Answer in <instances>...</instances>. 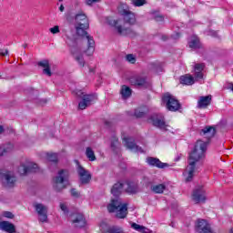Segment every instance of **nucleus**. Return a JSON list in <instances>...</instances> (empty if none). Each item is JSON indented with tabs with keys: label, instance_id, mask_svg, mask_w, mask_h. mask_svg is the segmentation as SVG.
I'll list each match as a JSON object with an SVG mask.
<instances>
[{
	"label": "nucleus",
	"instance_id": "nucleus-1",
	"mask_svg": "<svg viewBox=\"0 0 233 233\" xmlns=\"http://www.w3.org/2000/svg\"><path fill=\"white\" fill-rule=\"evenodd\" d=\"M88 28L89 26L85 27V25H77L76 34L79 37L76 35L66 34V43L69 46L71 54H75L74 50L78 48L79 43H81L82 45H86V49L85 50L86 56L94 55V52H96V41L94 40V36L86 31Z\"/></svg>",
	"mask_w": 233,
	"mask_h": 233
},
{
	"label": "nucleus",
	"instance_id": "nucleus-2",
	"mask_svg": "<svg viewBox=\"0 0 233 233\" xmlns=\"http://www.w3.org/2000/svg\"><path fill=\"white\" fill-rule=\"evenodd\" d=\"M208 147V142H204L203 140L197 141L194 149L189 154L187 160L188 165L184 172L186 183H190L194 179V175L198 172L201 161L205 159Z\"/></svg>",
	"mask_w": 233,
	"mask_h": 233
},
{
	"label": "nucleus",
	"instance_id": "nucleus-3",
	"mask_svg": "<svg viewBox=\"0 0 233 233\" xmlns=\"http://www.w3.org/2000/svg\"><path fill=\"white\" fill-rule=\"evenodd\" d=\"M123 188H125V184L121 182L116 183L111 187V194L116 198H112L111 203L107 205L108 212H116V218H118V219H125V218H127V214H128L127 205L121 203V199H119V197L123 192Z\"/></svg>",
	"mask_w": 233,
	"mask_h": 233
},
{
	"label": "nucleus",
	"instance_id": "nucleus-4",
	"mask_svg": "<svg viewBox=\"0 0 233 233\" xmlns=\"http://www.w3.org/2000/svg\"><path fill=\"white\" fill-rule=\"evenodd\" d=\"M70 177V173L66 169H61L58 171L57 176L53 178V188L56 192H61L65 190L68 185V179Z\"/></svg>",
	"mask_w": 233,
	"mask_h": 233
},
{
	"label": "nucleus",
	"instance_id": "nucleus-5",
	"mask_svg": "<svg viewBox=\"0 0 233 233\" xmlns=\"http://www.w3.org/2000/svg\"><path fill=\"white\" fill-rule=\"evenodd\" d=\"M107 23L110 26H114L119 35H127V37H136L137 35V33L134 29L121 25V20L107 18Z\"/></svg>",
	"mask_w": 233,
	"mask_h": 233
},
{
	"label": "nucleus",
	"instance_id": "nucleus-6",
	"mask_svg": "<svg viewBox=\"0 0 233 233\" xmlns=\"http://www.w3.org/2000/svg\"><path fill=\"white\" fill-rule=\"evenodd\" d=\"M118 13L122 15L124 23H126V25H129L130 26H134V25H136V14L130 11V7H128V5L120 4L118 5Z\"/></svg>",
	"mask_w": 233,
	"mask_h": 233
},
{
	"label": "nucleus",
	"instance_id": "nucleus-7",
	"mask_svg": "<svg viewBox=\"0 0 233 233\" xmlns=\"http://www.w3.org/2000/svg\"><path fill=\"white\" fill-rule=\"evenodd\" d=\"M162 102L164 105H166V107L170 112H177L179 108H181V104H179V101L176 99V97L170 93H166L162 97Z\"/></svg>",
	"mask_w": 233,
	"mask_h": 233
},
{
	"label": "nucleus",
	"instance_id": "nucleus-8",
	"mask_svg": "<svg viewBox=\"0 0 233 233\" xmlns=\"http://www.w3.org/2000/svg\"><path fill=\"white\" fill-rule=\"evenodd\" d=\"M76 96L78 97L82 98V101L78 104V108L80 110H85V108H87V106H90L93 103H96V100L97 99V96L94 94L85 95L83 91L76 92Z\"/></svg>",
	"mask_w": 233,
	"mask_h": 233
},
{
	"label": "nucleus",
	"instance_id": "nucleus-9",
	"mask_svg": "<svg viewBox=\"0 0 233 233\" xmlns=\"http://www.w3.org/2000/svg\"><path fill=\"white\" fill-rule=\"evenodd\" d=\"M39 170V167L37 164L34 162H26L25 164H22L18 167V172L20 176H26V174H34Z\"/></svg>",
	"mask_w": 233,
	"mask_h": 233
},
{
	"label": "nucleus",
	"instance_id": "nucleus-10",
	"mask_svg": "<svg viewBox=\"0 0 233 233\" xmlns=\"http://www.w3.org/2000/svg\"><path fill=\"white\" fill-rule=\"evenodd\" d=\"M0 181L7 188H12L15 185L17 179L14 173L11 171H7L5 173H0Z\"/></svg>",
	"mask_w": 233,
	"mask_h": 233
},
{
	"label": "nucleus",
	"instance_id": "nucleus-11",
	"mask_svg": "<svg viewBox=\"0 0 233 233\" xmlns=\"http://www.w3.org/2000/svg\"><path fill=\"white\" fill-rule=\"evenodd\" d=\"M150 123H152L153 127H156L157 128H159L160 130H167V123L165 122V116L160 114H154L151 115L149 117Z\"/></svg>",
	"mask_w": 233,
	"mask_h": 233
},
{
	"label": "nucleus",
	"instance_id": "nucleus-12",
	"mask_svg": "<svg viewBox=\"0 0 233 233\" xmlns=\"http://www.w3.org/2000/svg\"><path fill=\"white\" fill-rule=\"evenodd\" d=\"M76 172L78 174L81 185H88L92 180V174L90 171L85 169L83 166L79 165L76 167Z\"/></svg>",
	"mask_w": 233,
	"mask_h": 233
},
{
	"label": "nucleus",
	"instance_id": "nucleus-13",
	"mask_svg": "<svg viewBox=\"0 0 233 233\" xmlns=\"http://www.w3.org/2000/svg\"><path fill=\"white\" fill-rule=\"evenodd\" d=\"M192 199L195 203H205L207 201V192L203 186H198L193 190Z\"/></svg>",
	"mask_w": 233,
	"mask_h": 233
},
{
	"label": "nucleus",
	"instance_id": "nucleus-14",
	"mask_svg": "<svg viewBox=\"0 0 233 233\" xmlns=\"http://www.w3.org/2000/svg\"><path fill=\"white\" fill-rule=\"evenodd\" d=\"M34 208L39 216V221L41 223H46L48 221V208L41 203H35Z\"/></svg>",
	"mask_w": 233,
	"mask_h": 233
},
{
	"label": "nucleus",
	"instance_id": "nucleus-15",
	"mask_svg": "<svg viewBox=\"0 0 233 233\" xmlns=\"http://www.w3.org/2000/svg\"><path fill=\"white\" fill-rule=\"evenodd\" d=\"M195 230L197 233H214L210 224L205 219L198 218L196 222Z\"/></svg>",
	"mask_w": 233,
	"mask_h": 233
},
{
	"label": "nucleus",
	"instance_id": "nucleus-16",
	"mask_svg": "<svg viewBox=\"0 0 233 233\" xmlns=\"http://www.w3.org/2000/svg\"><path fill=\"white\" fill-rule=\"evenodd\" d=\"M71 222L73 223L76 228H83L86 225V219L85 218V215L81 213H74L71 216Z\"/></svg>",
	"mask_w": 233,
	"mask_h": 233
},
{
	"label": "nucleus",
	"instance_id": "nucleus-17",
	"mask_svg": "<svg viewBox=\"0 0 233 233\" xmlns=\"http://www.w3.org/2000/svg\"><path fill=\"white\" fill-rule=\"evenodd\" d=\"M125 145L128 150H132V152H137L139 154H145V150H143L142 147L137 145L136 141L132 137H124Z\"/></svg>",
	"mask_w": 233,
	"mask_h": 233
},
{
	"label": "nucleus",
	"instance_id": "nucleus-18",
	"mask_svg": "<svg viewBox=\"0 0 233 233\" xmlns=\"http://www.w3.org/2000/svg\"><path fill=\"white\" fill-rule=\"evenodd\" d=\"M146 163H147L149 167H156L157 168H168V167H170L168 163H163L159 158L154 157H147Z\"/></svg>",
	"mask_w": 233,
	"mask_h": 233
},
{
	"label": "nucleus",
	"instance_id": "nucleus-19",
	"mask_svg": "<svg viewBox=\"0 0 233 233\" xmlns=\"http://www.w3.org/2000/svg\"><path fill=\"white\" fill-rule=\"evenodd\" d=\"M129 83L133 86L141 87V86H147V77L136 75L129 78Z\"/></svg>",
	"mask_w": 233,
	"mask_h": 233
},
{
	"label": "nucleus",
	"instance_id": "nucleus-20",
	"mask_svg": "<svg viewBox=\"0 0 233 233\" xmlns=\"http://www.w3.org/2000/svg\"><path fill=\"white\" fill-rule=\"evenodd\" d=\"M200 136L210 141L216 136V128L214 127H206L200 131Z\"/></svg>",
	"mask_w": 233,
	"mask_h": 233
},
{
	"label": "nucleus",
	"instance_id": "nucleus-21",
	"mask_svg": "<svg viewBox=\"0 0 233 233\" xmlns=\"http://www.w3.org/2000/svg\"><path fill=\"white\" fill-rule=\"evenodd\" d=\"M15 147L13 143L0 145V157L8 156V154H12V151L15 150Z\"/></svg>",
	"mask_w": 233,
	"mask_h": 233
},
{
	"label": "nucleus",
	"instance_id": "nucleus-22",
	"mask_svg": "<svg viewBox=\"0 0 233 233\" xmlns=\"http://www.w3.org/2000/svg\"><path fill=\"white\" fill-rule=\"evenodd\" d=\"M0 230L6 233H15V225L12 224L9 221H1Z\"/></svg>",
	"mask_w": 233,
	"mask_h": 233
},
{
	"label": "nucleus",
	"instance_id": "nucleus-23",
	"mask_svg": "<svg viewBox=\"0 0 233 233\" xmlns=\"http://www.w3.org/2000/svg\"><path fill=\"white\" fill-rule=\"evenodd\" d=\"M75 21L77 25H84L85 27L90 26V24H88V18H86V15L83 12L76 15Z\"/></svg>",
	"mask_w": 233,
	"mask_h": 233
},
{
	"label": "nucleus",
	"instance_id": "nucleus-24",
	"mask_svg": "<svg viewBox=\"0 0 233 233\" xmlns=\"http://www.w3.org/2000/svg\"><path fill=\"white\" fill-rule=\"evenodd\" d=\"M204 69H205V64H196L195 65V68H194L195 81H199V79H203V70Z\"/></svg>",
	"mask_w": 233,
	"mask_h": 233
},
{
	"label": "nucleus",
	"instance_id": "nucleus-25",
	"mask_svg": "<svg viewBox=\"0 0 233 233\" xmlns=\"http://www.w3.org/2000/svg\"><path fill=\"white\" fill-rule=\"evenodd\" d=\"M212 102V96H200L198 101V108H207Z\"/></svg>",
	"mask_w": 233,
	"mask_h": 233
},
{
	"label": "nucleus",
	"instance_id": "nucleus-26",
	"mask_svg": "<svg viewBox=\"0 0 233 233\" xmlns=\"http://www.w3.org/2000/svg\"><path fill=\"white\" fill-rule=\"evenodd\" d=\"M38 66H42V68H44L43 74L48 76V77L52 76V71L50 70V63L48 60H42L38 62Z\"/></svg>",
	"mask_w": 233,
	"mask_h": 233
},
{
	"label": "nucleus",
	"instance_id": "nucleus-27",
	"mask_svg": "<svg viewBox=\"0 0 233 233\" xmlns=\"http://www.w3.org/2000/svg\"><path fill=\"white\" fill-rule=\"evenodd\" d=\"M124 187H126L127 194H136L137 192V184L134 182L127 181L124 183Z\"/></svg>",
	"mask_w": 233,
	"mask_h": 233
},
{
	"label": "nucleus",
	"instance_id": "nucleus-28",
	"mask_svg": "<svg viewBox=\"0 0 233 233\" xmlns=\"http://www.w3.org/2000/svg\"><path fill=\"white\" fill-rule=\"evenodd\" d=\"M180 83L181 85H187V86H190L196 83V80L194 79V76L190 75H185L180 76Z\"/></svg>",
	"mask_w": 233,
	"mask_h": 233
},
{
	"label": "nucleus",
	"instance_id": "nucleus-29",
	"mask_svg": "<svg viewBox=\"0 0 233 233\" xmlns=\"http://www.w3.org/2000/svg\"><path fill=\"white\" fill-rule=\"evenodd\" d=\"M188 45L189 48H192L193 50H198L199 48H202L201 42L198 36L191 37Z\"/></svg>",
	"mask_w": 233,
	"mask_h": 233
},
{
	"label": "nucleus",
	"instance_id": "nucleus-30",
	"mask_svg": "<svg viewBox=\"0 0 233 233\" xmlns=\"http://www.w3.org/2000/svg\"><path fill=\"white\" fill-rule=\"evenodd\" d=\"M150 190L153 194H163V192L167 190V186L165 184L153 185L151 186Z\"/></svg>",
	"mask_w": 233,
	"mask_h": 233
},
{
	"label": "nucleus",
	"instance_id": "nucleus-31",
	"mask_svg": "<svg viewBox=\"0 0 233 233\" xmlns=\"http://www.w3.org/2000/svg\"><path fill=\"white\" fill-rule=\"evenodd\" d=\"M120 94L123 99H128L132 96V89L128 87V86H122Z\"/></svg>",
	"mask_w": 233,
	"mask_h": 233
},
{
	"label": "nucleus",
	"instance_id": "nucleus-32",
	"mask_svg": "<svg viewBox=\"0 0 233 233\" xmlns=\"http://www.w3.org/2000/svg\"><path fill=\"white\" fill-rule=\"evenodd\" d=\"M79 50V47H76L74 49L75 53H72L75 56L76 61H77L78 65L80 66H85V58H83V55H77V51Z\"/></svg>",
	"mask_w": 233,
	"mask_h": 233
},
{
	"label": "nucleus",
	"instance_id": "nucleus-33",
	"mask_svg": "<svg viewBox=\"0 0 233 233\" xmlns=\"http://www.w3.org/2000/svg\"><path fill=\"white\" fill-rule=\"evenodd\" d=\"M148 68L149 70H153V72H156L157 74H159V72H163V67L161 66V63L159 62L149 64Z\"/></svg>",
	"mask_w": 233,
	"mask_h": 233
},
{
	"label": "nucleus",
	"instance_id": "nucleus-34",
	"mask_svg": "<svg viewBox=\"0 0 233 233\" xmlns=\"http://www.w3.org/2000/svg\"><path fill=\"white\" fill-rule=\"evenodd\" d=\"M111 148L113 152H117L119 150V140L116 136L111 137Z\"/></svg>",
	"mask_w": 233,
	"mask_h": 233
},
{
	"label": "nucleus",
	"instance_id": "nucleus-35",
	"mask_svg": "<svg viewBox=\"0 0 233 233\" xmlns=\"http://www.w3.org/2000/svg\"><path fill=\"white\" fill-rule=\"evenodd\" d=\"M86 156L90 161H96V154L94 153V150H92V147H86Z\"/></svg>",
	"mask_w": 233,
	"mask_h": 233
},
{
	"label": "nucleus",
	"instance_id": "nucleus-36",
	"mask_svg": "<svg viewBox=\"0 0 233 233\" xmlns=\"http://www.w3.org/2000/svg\"><path fill=\"white\" fill-rule=\"evenodd\" d=\"M131 5H133V6H138V7L143 6L147 5V0H132Z\"/></svg>",
	"mask_w": 233,
	"mask_h": 233
},
{
	"label": "nucleus",
	"instance_id": "nucleus-37",
	"mask_svg": "<svg viewBox=\"0 0 233 233\" xmlns=\"http://www.w3.org/2000/svg\"><path fill=\"white\" fill-rule=\"evenodd\" d=\"M47 159H48V161H51V163H57V154L48 153Z\"/></svg>",
	"mask_w": 233,
	"mask_h": 233
},
{
	"label": "nucleus",
	"instance_id": "nucleus-38",
	"mask_svg": "<svg viewBox=\"0 0 233 233\" xmlns=\"http://www.w3.org/2000/svg\"><path fill=\"white\" fill-rule=\"evenodd\" d=\"M126 60L127 63H131V65H134L136 63V56L133 54H128L126 56Z\"/></svg>",
	"mask_w": 233,
	"mask_h": 233
},
{
	"label": "nucleus",
	"instance_id": "nucleus-39",
	"mask_svg": "<svg viewBox=\"0 0 233 233\" xmlns=\"http://www.w3.org/2000/svg\"><path fill=\"white\" fill-rule=\"evenodd\" d=\"M145 114L147 113L145 112V110H143V108H137L135 110L136 117H144Z\"/></svg>",
	"mask_w": 233,
	"mask_h": 233
},
{
	"label": "nucleus",
	"instance_id": "nucleus-40",
	"mask_svg": "<svg viewBox=\"0 0 233 233\" xmlns=\"http://www.w3.org/2000/svg\"><path fill=\"white\" fill-rule=\"evenodd\" d=\"M131 228H133L134 230H137V232H141V230L143 229V226L138 225V224H137V223H135V222H133V223L131 224Z\"/></svg>",
	"mask_w": 233,
	"mask_h": 233
},
{
	"label": "nucleus",
	"instance_id": "nucleus-41",
	"mask_svg": "<svg viewBox=\"0 0 233 233\" xmlns=\"http://www.w3.org/2000/svg\"><path fill=\"white\" fill-rule=\"evenodd\" d=\"M2 216H3L4 218H7L8 219H14V215H13V213L10 212V211H4V212L2 213Z\"/></svg>",
	"mask_w": 233,
	"mask_h": 233
},
{
	"label": "nucleus",
	"instance_id": "nucleus-42",
	"mask_svg": "<svg viewBox=\"0 0 233 233\" xmlns=\"http://www.w3.org/2000/svg\"><path fill=\"white\" fill-rule=\"evenodd\" d=\"M70 192H71V196L73 198H80V196H81V194L76 188H71Z\"/></svg>",
	"mask_w": 233,
	"mask_h": 233
},
{
	"label": "nucleus",
	"instance_id": "nucleus-43",
	"mask_svg": "<svg viewBox=\"0 0 233 233\" xmlns=\"http://www.w3.org/2000/svg\"><path fill=\"white\" fill-rule=\"evenodd\" d=\"M9 52H8V48H0V56H2L3 57L8 56Z\"/></svg>",
	"mask_w": 233,
	"mask_h": 233
},
{
	"label": "nucleus",
	"instance_id": "nucleus-44",
	"mask_svg": "<svg viewBox=\"0 0 233 233\" xmlns=\"http://www.w3.org/2000/svg\"><path fill=\"white\" fill-rule=\"evenodd\" d=\"M61 211L65 214H68V208L64 203H60Z\"/></svg>",
	"mask_w": 233,
	"mask_h": 233
},
{
	"label": "nucleus",
	"instance_id": "nucleus-45",
	"mask_svg": "<svg viewBox=\"0 0 233 233\" xmlns=\"http://www.w3.org/2000/svg\"><path fill=\"white\" fill-rule=\"evenodd\" d=\"M155 21L161 22L164 21L165 17L162 15L157 14L154 16Z\"/></svg>",
	"mask_w": 233,
	"mask_h": 233
},
{
	"label": "nucleus",
	"instance_id": "nucleus-46",
	"mask_svg": "<svg viewBox=\"0 0 233 233\" xmlns=\"http://www.w3.org/2000/svg\"><path fill=\"white\" fill-rule=\"evenodd\" d=\"M49 30L51 34H59V25H55L54 27H51Z\"/></svg>",
	"mask_w": 233,
	"mask_h": 233
},
{
	"label": "nucleus",
	"instance_id": "nucleus-47",
	"mask_svg": "<svg viewBox=\"0 0 233 233\" xmlns=\"http://www.w3.org/2000/svg\"><path fill=\"white\" fill-rule=\"evenodd\" d=\"M66 21H68V23H72V21H74V18L72 17V13L67 12L66 14Z\"/></svg>",
	"mask_w": 233,
	"mask_h": 233
},
{
	"label": "nucleus",
	"instance_id": "nucleus-48",
	"mask_svg": "<svg viewBox=\"0 0 233 233\" xmlns=\"http://www.w3.org/2000/svg\"><path fill=\"white\" fill-rule=\"evenodd\" d=\"M101 0H86V5L89 6L94 5V3H99Z\"/></svg>",
	"mask_w": 233,
	"mask_h": 233
},
{
	"label": "nucleus",
	"instance_id": "nucleus-49",
	"mask_svg": "<svg viewBox=\"0 0 233 233\" xmlns=\"http://www.w3.org/2000/svg\"><path fill=\"white\" fill-rule=\"evenodd\" d=\"M141 233H152V230L147 228L145 226H142Z\"/></svg>",
	"mask_w": 233,
	"mask_h": 233
},
{
	"label": "nucleus",
	"instance_id": "nucleus-50",
	"mask_svg": "<svg viewBox=\"0 0 233 233\" xmlns=\"http://www.w3.org/2000/svg\"><path fill=\"white\" fill-rule=\"evenodd\" d=\"M210 35H212L213 37H218V32L216 31H209Z\"/></svg>",
	"mask_w": 233,
	"mask_h": 233
},
{
	"label": "nucleus",
	"instance_id": "nucleus-51",
	"mask_svg": "<svg viewBox=\"0 0 233 233\" xmlns=\"http://www.w3.org/2000/svg\"><path fill=\"white\" fill-rule=\"evenodd\" d=\"M59 10H60L61 12H65V5H60Z\"/></svg>",
	"mask_w": 233,
	"mask_h": 233
},
{
	"label": "nucleus",
	"instance_id": "nucleus-52",
	"mask_svg": "<svg viewBox=\"0 0 233 233\" xmlns=\"http://www.w3.org/2000/svg\"><path fill=\"white\" fill-rule=\"evenodd\" d=\"M5 132V127L3 126H0V134H3Z\"/></svg>",
	"mask_w": 233,
	"mask_h": 233
},
{
	"label": "nucleus",
	"instance_id": "nucleus-53",
	"mask_svg": "<svg viewBox=\"0 0 233 233\" xmlns=\"http://www.w3.org/2000/svg\"><path fill=\"white\" fill-rule=\"evenodd\" d=\"M178 37H179V33H177V34H176V36L172 35V38H173V39H177Z\"/></svg>",
	"mask_w": 233,
	"mask_h": 233
},
{
	"label": "nucleus",
	"instance_id": "nucleus-54",
	"mask_svg": "<svg viewBox=\"0 0 233 233\" xmlns=\"http://www.w3.org/2000/svg\"><path fill=\"white\" fill-rule=\"evenodd\" d=\"M162 40L167 41V35H162Z\"/></svg>",
	"mask_w": 233,
	"mask_h": 233
},
{
	"label": "nucleus",
	"instance_id": "nucleus-55",
	"mask_svg": "<svg viewBox=\"0 0 233 233\" xmlns=\"http://www.w3.org/2000/svg\"><path fill=\"white\" fill-rule=\"evenodd\" d=\"M41 103H43L45 105V104H46V100L43 99V100H41Z\"/></svg>",
	"mask_w": 233,
	"mask_h": 233
},
{
	"label": "nucleus",
	"instance_id": "nucleus-56",
	"mask_svg": "<svg viewBox=\"0 0 233 233\" xmlns=\"http://www.w3.org/2000/svg\"><path fill=\"white\" fill-rule=\"evenodd\" d=\"M27 46H28V45H26V44L23 45V48H26Z\"/></svg>",
	"mask_w": 233,
	"mask_h": 233
},
{
	"label": "nucleus",
	"instance_id": "nucleus-57",
	"mask_svg": "<svg viewBox=\"0 0 233 233\" xmlns=\"http://www.w3.org/2000/svg\"><path fill=\"white\" fill-rule=\"evenodd\" d=\"M59 1V3H63V0H58Z\"/></svg>",
	"mask_w": 233,
	"mask_h": 233
},
{
	"label": "nucleus",
	"instance_id": "nucleus-58",
	"mask_svg": "<svg viewBox=\"0 0 233 233\" xmlns=\"http://www.w3.org/2000/svg\"><path fill=\"white\" fill-rule=\"evenodd\" d=\"M90 72H94V69H90Z\"/></svg>",
	"mask_w": 233,
	"mask_h": 233
},
{
	"label": "nucleus",
	"instance_id": "nucleus-59",
	"mask_svg": "<svg viewBox=\"0 0 233 233\" xmlns=\"http://www.w3.org/2000/svg\"><path fill=\"white\" fill-rule=\"evenodd\" d=\"M231 233H233V228H231Z\"/></svg>",
	"mask_w": 233,
	"mask_h": 233
},
{
	"label": "nucleus",
	"instance_id": "nucleus-60",
	"mask_svg": "<svg viewBox=\"0 0 233 233\" xmlns=\"http://www.w3.org/2000/svg\"><path fill=\"white\" fill-rule=\"evenodd\" d=\"M171 226L174 227V224H172Z\"/></svg>",
	"mask_w": 233,
	"mask_h": 233
}]
</instances>
